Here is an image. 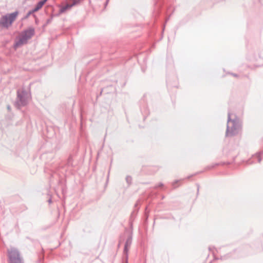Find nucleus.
Listing matches in <instances>:
<instances>
[{"label":"nucleus","instance_id":"nucleus-10","mask_svg":"<svg viewBox=\"0 0 263 263\" xmlns=\"http://www.w3.org/2000/svg\"><path fill=\"white\" fill-rule=\"evenodd\" d=\"M179 181V180H176L173 183V186L175 188L177 187V183H178Z\"/></svg>","mask_w":263,"mask_h":263},{"label":"nucleus","instance_id":"nucleus-5","mask_svg":"<svg viewBox=\"0 0 263 263\" xmlns=\"http://www.w3.org/2000/svg\"><path fill=\"white\" fill-rule=\"evenodd\" d=\"M8 253L9 263H23L22 257L16 249L11 248L8 250Z\"/></svg>","mask_w":263,"mask_h":263},{"label":"nucleus","instance_id":"nucleus-4","mask_svg":"<svg viewBox=\"0 0 263 263\" xmlns=\"http://www.w3.org/2000/svg\"><path fill=\"white\" fill-rule=\"evenodd\" d=\"M18 14V12L15 11L2 16L0 18V26L5 28H9L16 20Z\"/></svg>","mask_w":263,"mask_h":263},{"label":"nucleus","instance_id":"nucleus-3","mask_svg":"<svg viewBox=\"0 0 263 263\" xmlns=\"http://www.w3.org/2000/svg\"><path fill=\"white\" fill-rule=\"evenodd\" d=\"M31 99L29 91L24 89L17 91V99L15 104L18 107L26 105Z\"/></svg>","mask_w":263,"mask_h":263},{"label":"nucleus","instance_id":"nucleus-6","mask_svg":"<svg viewBox=\"0 0 263 263\" xmlns=\"http://www.w3.org/2000/svg\"><path fill=\"white\" fill-rule=\"evenodd\" d=\"M132 243V237L129 236L126 240L125 246H124V255L125 256V263H127V252L128 248L130 247V245Z\"/></svg>","mask_w":263,"mask_h":263},{"label":"nucleus","instance_id":"nucleus-11","mask_svg":"<svg viewBox=\"0 0 263 263\" xmlns=\"http://www.w3.org/2000/svg\"><path fill=\"white\" fill-rule=\"evenodd\" d=\"M34 12H32V10L31 11H30L28 13V14H27V16H29L30 14H31L32 13H34Z\"/></svg>","mask_w":263,"mask_h":263},{"label":"nucleus","instance_id":"nucleus-8","mask_svg":"<svg viewBox=\"0 0 263 263\" xmlns=\"http://www.w3.org/2000/svg\"><path fill=\"white\" fill-rule=\"evenodd\" d=\"M47 0H42L40 1L35 6L34 8L32 9V12H36L39 11L43 6L45 4Z\"/></svg>","mask_w":263,"mask_h":263},{"label":"nucleus","instance_id":"nucleus-12","mask_svg":"<svg viewBox=\"0 0 263 263\" xmlns=\"http://www.w3.org/2000/svg\"><path fill=\"white\" fill-rule=\"evenodd\" d=\"M51 202V199H49V202Z\"/></svg>","mask_w":263,"mask_h":263},{"label":"nucleus","instance_id":"nucleus-9","mask_svg":"<svg viewBox=\"0 0 263 263\" xmlns=\"http://www.w3.org/2000/svg\"><path fill=\"white\" fill-rule=\"evenodd\" d=\"M126 180L128 183H130L132 181V178L129 176H127L126 178Z\"/></svg>","mask_w":263,"mask_h":263},{"label":"nucleus","instance_id":"nucleus-7","mask_svg":"<svg viewBox=\"0 0 263 263\" xmlns=\"http://www.w3.org/2000/svg\"><path fill=\"white\" fill-rule=\"evenodd\" d=\"M78 3V1L73 0L72 4H67L65 6L61 7L60 12V13H64L66 10L70 9L72 7L76 5Z\"/></svg>","mask_w":263,"mask_h":263},{"label":"nucleus","instance_id":"nucleus-1","mask_svg":"<svg viewBox=\"0 0 263 263\" xmlns=\"http://www.w3.org/2000/svg\"><path fill=\"white\" fill-rule=\"evenodd\" d=\"M232 115L228 114V119L227 122V127L226 130L227 136H232L237 134L241 127L240 121L237 118L232 119Z\"/></svg>","mask_w":263,"mask_h":263},{"label":"nucleus","instance_id":"nucleus-2","mask_svg":"<svg viewBox=\"0 0 263 263\" xmlns=\"http://www.w3.org/2000/svg\"><path fill=\"white\" fill-rule=\"evenodd\" d=\"M34 34V29L32 28H30L21 33L16 39L15 44L14 45V48H17L27 44L28 41L32 37Z\"/></svg>","mask_w":263,"mask_h":263}]
</instances>
